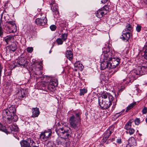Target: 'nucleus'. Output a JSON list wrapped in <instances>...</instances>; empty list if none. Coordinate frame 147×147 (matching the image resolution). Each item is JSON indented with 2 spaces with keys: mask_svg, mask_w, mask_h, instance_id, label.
I'll return each mask as SVG.
<instances>
[{
  "mask_svg": "<svg viewBox=\"0 0 147 147\" xmlns=\"http://www.w3.org/2000/svg\"><path fill=\"white\" fill-rule=\"evenodd\" d=\"M103 52L101 56L102 62L100 63L101 70H104L106 68L111 69L110 67V62L111 58L113 56L114 51L110 49L108 47H105L102 49Z\"/></svg>",
  "mask_w": 147,
  "mask_h": 147,
  "instance_id": "obj_1",
  "label": "nucleus"
},
{
  "mask_svg": "<svg viewBox=\"0 0 147 147\" xmlns=\"http://www.w3.org/2000/svg\"><path fill=\"white\" fill-rule=\"evenodd\" d=\"M16 111V109L13 105L3 111V116L7 119V122L9 123H11L12 121L16 122L18 120V118L15 114Z\"/></svg>",
  "mask_w": 147,
  "mask_h": 147,
  "instance_id": "obj_2",
  "label": "nucleus"
},
{
  "mask_svg": "<svg viewBox=\"0 0 147 147\" xmlns=\"http://www.w3.org/2000/svg\"><path fill=\"white\" fill-rule=\"evenodd\" d=\"M102 97L103 99L101 102L100 99H98L99 105L102 109H106L111 106L114 98L112 95L108 93L102 94Z\"/></svg>",
  "mask_w": 147,
  "mask_h": 147,
  "instance_id": "obj_3",
  "label": "nucleus"
},
{
  "mask_svg": "<svg viewBox=\"0 0 147 147\" xmlns=\"http://www.w3.org/2000/svg\"><path fill=\"white\" fill-rule=\"evenodd\" d=\"M139 74L141 75L140 72L138 71L137 68V69H134L130 71L128 75V78L126 79H124L123 81H124L126 80L127 82L129 81L130 82H132L136 79V76Z\"/></svg>",
  "mask_w": 147,
  "mask_h": 147,
  "instance_id": "obj_4",
  "label": "nucleus"
},
{
  "mask_svg": "<svg viewBox=\"0 0 147 147\" xmlns=\"http://www.w3.org/2000/svg\"><path fill=\"white\" fill-rule=\"evenodd\" d=\"M5 29L7 33H13L14 31L13 28L16 27L14 22L13 21H7L5 23Z\"/></svg>",
  "mask_w": 147,
  "mask_h": 147,
  "instance_id": "obj_5",
  "label": "nucleus"
},
{
  "mask_svg": "<svg viewBox=\"0 0 147 147\" xmlns=\"http://www.w3.org/2000/svg\"><path fill=\"white\" fill-rule=\"evenodd\" d=\"M81 121L75 118V117L73 115H72L69 118V122L70 126L71 128L75 129L78 128V124Z\"/></svg>",
  "mask_w": 147,
  "mask_h": 147,
  "instance_id": "obj_6",
  "label": "nucleus"
},
{
  "mask_svg": "<svg viewBox=\"0 0 147 147\" xmlns=\"http://www.w3.org/2000/svg\"><path fill=\"white\" fill-rule=\"evenodd\" d=\"M18 127L16 124L11 125L8 127L7 129L4 128L3 132H5L7 134L11 133L13 134H16L18 131Z\"/></svg>",
  "mask_w": 147,
  "mask_h": 147,
  "instance_id": "obj_7",
  "label": "nucleus"
},
{
  "mask_svg": "<svg viewBox=\"0 0 147 147\" xmlns=\"http://www.w3.org/2000/svg\"><path fill=\"white\" fill-rule=\"evenodd\" d=\"M115 53L113 54V56L110 60V67L111 69H114L120 63V59L118 57H115Z\"/></svg>",
  "mask_w": 147,
  "mask_h": 147,
  "instance_id": "obj_8",
  "label": "nucleus"
},
{
  "mask_svg": "<svg viewBox=\"0 0 147 147\" xmlns=\"http://www.w3.org/2000/svg\"><path fill=\"white\" fill-rule=\"evenodd\" d=\"M51 133L52 132L50 130H46L41 133L40 136V138L43 141H47L51 135Z\"/></svg>",
  "mask_w": 147,
  "mask_h": 147,
  "instance_id": "obj_9",
  "label": "nucleus"
},
{
  "mask_svg": "<svg viewBox=\"0 0 147 147\" xmlns=\"http://www.w3.org/2000/svg\"><path fill=\"white\" fill-rule=\"evenodd\" d=\"M131 120L129 121L125 124L124 127V128L127 130L126 134H129L130 135L133 134L135 131L133 128H131Z\"/></svg>",
  "mask_w": 147,
  "mask_h": 147,
  "instance_id": "obj_10",
  "label": "nucleus"
},
{
  "mask_svg": "<svg viewBox=\"0 0 147 147\" xmlns=\"http://www.w3.org/2000/svg\"><path fill=\"white\" fill-rule=\"evenodd\" d=\"M21 147H31L34 146L35 143L33 140L28 139L27 141L23 140L20 142Z\"/></svg>",
  "mask_w": 147,
  "mask_h": 147,
  "instance_id": "obj_11",
  "label": "nucleus"
},
{
  "mask_svg": "<svg viewBox=\"0 0 147 147\" xmlns=\"http://www.w3.org/2000/svg\"><path fill=\"white\" fill-rule=\"evenodd\" d=\"M51 9L54 13H53L54 17L55 18L59 16V13L58 10V6L57 3H55L54 1H53L50 3Z\"/></svg>",
  "mask_w": 147,
  "mask_h": 147,
  "instance_id": "obj_12",
  "label": "nucleus"
},
{
  "mask_svg": "<svg viewBox=\"0 0 147 147\" xmlns=\"http://www.w3.org/2000/svg\"><path fill=\"white\" fill-rule=\"evenodd\" d=\"M58 84L57 80L56 79L51 80L48 86V89L51 91H53L55 89V87Z\"/></svg>",
  "mask_w": 147,
  "mask_h": 147,
  "instance_id": "obj_13",
  "label": "nucleus"
},
{
  "mask_svg": "<svg viewBox=\"0 0 147 147\" xmlns=\"http://www.w3.org/2000/svg\"><path fill=\"white\" fill-rule=\"evenodd\" d=\"M28 63L26 61H25V59L24 57L20 58L18 62L15 63V67H26L27 66Z\"/></svg>",
  "mask_w": 147,
  "mask_h": 147,
  "instance_id": "obj_14",
  "label": "nucleus"
},
{
  "mask_svg": "<svg viewBox=\"0 0 147 147\" xmlns=\"http://www.w3.org/2000/svg\"><path fill=\"white\" fill-rule=\"evenodd\" d=\"M113 131L112 127H109L105 132L104 134L102 142H105L108 139L111 133Z\"/></svg>",
  "mask_w": 147,
  "mask_h": 147,
  "instance_id": "obj_15",
  "label": "nucleus"
},
{
  "mask_svg": "<svg viewBox=\"0 0 147 147\" xmlns=\"http://www.w3.org/2000/svg\"><path fill=\"white\" fill-rule=\"evenodd\" d=\"M44 18H38L36 19L35 22L38 25L43 26L45 25L47 23V19L45 17Z\"/></svg>",
  "mask_w": 147,
  "mask_h": 147,
  "instance_id": "obj_16",
  "label": "nucleus"
},
{
  "mask_svg": "<svg viewBox=\"0 0 147 147\" xmlns=\"http://www.w3.org/2000/svg\"><path fill=\"white\" fill-rule=\"evenodd\" d=\"M137 68L138 71L140 72L141 75H143L147 72V62L143 63L142 65V67L139 66Z\"/></svg>",
  "mask_w": 147,
  "mask_h": 147,
  "instance_id": "obj_17",
  "label": "nucleus"
},
{
  "mask_svg": "<svg viewBox=\"0 0 147 147\" xmlns=\"http://www.w3.org/2000/svg\"><path fill=\"white\" fill-rule=\"evenodd\" d=\"M130 37V32H123V34L120 37V38L125 42H127L129 39Z\"/></svg>",
  "mask_w": 147,
  "mask_h": 147,
  "instance_id": "obj_18",
  "label": "nucleus"
},
{
  "mask_svg": "<svg viewBox=\"0 0 147 147\" xmlns=\"http://www.w3.org/2000/svg\"><path fill=\"white\" fill-rule=\"evenodd\" d=\"M107 14V12L104 11L102 8L98 9L96 13V16L99 18H100L105 15Z\"/></svg>",
  "mask_w": 147,
  "mask_h": 147,
  "instance_id": "obj_19",
  "label": "nucleus"
},
{
  "mask_svg": "<svg viewBox=\"0 0 147 147\" xmlns=\"http://www.w3.org/2000/svg\"><path fill=\"white\" fill-rule=\"evenodd\" d=\"M128 144L130 146H132L134 147L137 145V143L134 137H131L128 140Z\"/></svg>",
  "mask_w": 147,
  "mask_h": 147,
  "instance_id": "obj_20",
  "label": "nucleus"
},
{
  "mask_svg": "<svg viewBox=\"0 0 147 147\" xmlns=\"http://www.w3.org/2000/svg\"><path fill=\"white\" fill-rule=\"evenodd\" d=\"M10 51H15L17 49V46L16 42H13L10 45L7 46Z\"/></svg>",
  "mask_w": 147,
  "mask_h": 147,
  "instance_id": "obj_21",
  "label": "nucleus"
},
{
  "mask_svg": "<svg viewBox=\"0 0 147 147\" xmlns=\"http://www.w3.org/2000/svg\"><path fill=\"white\" fill-rule=\"evenodd\" d=\"M32 116L33 117H38L40 114V111L38 108H32Z\"/></svg>",
  "mask_w": 147,
  "mask_h": 147,
  "instance_id": "obj_22",
  "label": "nucleus"
},
{
  "mask_svg": "<svg viewBox=\"0 0 147 147\" xmlns=\"http://www.w3.org/2000/svg\"><path fill=\"white\" fill-rule=\"evenodd\" d=\"M36 71L35 72V74L37 75H41L42 72L40 70L41 68V65L39 63H36Z\"/></svg>",
  "mask_w": 147,
  "mask_h": 147,
  "instance_id": "obj_23",
  "label": "nucleus"
},
{
  "mask_svg": "<svg viewBox=\"0 0 147 147\" xmlns=\"http://www.w3.org/2000/svg\"><path fill=\"white\" fill-rule=\"evenodd\" d=\"M26 94L24 92V90H22L21 91L20 93L19 92L16 95V98L19 100H21L25 97Z\"/></svg>",
  "mask_w": 147,
  "mask_h": 147,
  "instance_id": "obj_24",
  "label": "nucleus"
},
{
  "mask_svg": "<svg viewBox=\"0 0 147 147\" xmlns=\"http://www.w3.org/2000/svg\"><path fill=\"white\" fill-rule=\"evenodd\" d=\"M75 67V69L77 70L78 69L80 70H82L83 69V67L80 62L79 61H76L74 65Z\"/></svg>",
  "mask_w": 147,
  "mask_h": 147,
  "instance_id": "obj_25",
  "label": "nucleus"
},
{
  "mask_svg": "<svg viewBox=\"0 0 147 147\" xmlns=\"http://www.w3.org/2000/svg\"><path fill=\"white\" fill-rule=\"evenodd\" d=\"M66 55L69 59L71 61L73 58V54L71 51H67L66 52Z\"/></svg>",
  "mask_w": 147,
  "mask_h": 147,
  "instance_id": "obj_26",
  "label": "nucleus"
},
{
  "mask_svg": "<svg viewBox=\"0 0 147 147\" xmlns=\"http://www.w3.org/2000/svg\"><path fill=\"white\" fill-rule=\"evenodd\" d=\"M13 39V36H7L5 38H4L3 40H4L7 43V44H8L9 42H10L11 40Z\"/></svg>",
  "mask_w": 147,
  "mask_h": 147,
  "instance_id": "obj_27",
  "label": "nucleus"
},
{
  "mask_svg": "<svg viewBox=\"0 0 147 147\" xmlns=\"http://www.w3.org/2000/svg\"><path fill=\"white\" fill-rule=\"evenodd\" d=\"M136 104V102H134L130 104L127 107V109L125 111L126 112H128L129 110L133 108Z\"/></svg>",
  "mask_w": 147,
  "mask_h": 147,
  "instance_id": "obj_28",
  "label": "nucleus"
},
{
  "mask_svg": "<svg viewBox=\"0 0 147 147\" xmlns=\"http://www.w3.org/2000/svg\"><path fill=\"white\" fill-rule=\"evenodd\" d=\"M131 29V25L130 24H127L126 25V28L123 30V32H129Z\"/></svg>",
  "mask_w": 147,
  "mask_h": 147,
  "instance_id": "obj_29",
  "label": "nucleus"
},
{
  "mask_svg": "<svg viewBox=\"0 0 147 147\" xmlns=\"http://www.w3.org/2000/svg\"><path fill=\"white\" fill-rule=\"evenodd\" d=\"M81 114V111H77L75 113V118L81 121L80 116Z\"/></svg>",
  "mask_w": 147,
  "mask_h": 147,
  "instance_id": "obj_30",
  "label": "nucleus"
},
{
  "mask_svg": "<svg viewBox=\"0 0 147 147\" xmlns=\"http://www.w3.org/2000/svg\"><path fill=\"white\" fill-rule=\"evenodd\" d=\"M102 8L104 11L107 12V13L108 12L107 11H109L111 10V7L109 5H106Z\"/></svg>",
  "mask_w": 147,
  "mask_h": 147,
  "instance_id": "obj_31",
  "label": "nucleus"
},
{
  "mask_svg": "<svg viewBox=\"0 0 147 147\" xmlns=\"http://www.w3.org/2000/svg\"><path fill=\"white\" fill-rule=\"evenodd\" d=\"M47 147H54L55 146V145L52 141H49L47 144Z\"/></svg>",
  "mask_w": 147,
  "mask_h": 147,
  "instance_id": "obj_32",
  "label": "nucleus"
},
{
  "mask_svg": "<svg viewBox=\"0 0 147 147\" xmlns=\"http://www.w3.org/2000/svg\"><path fill=\"white\" fill-rule=\"evenodd\" d=\"M144 57L145 59H147V45L145 46L144 48Z\"/></svg>",
  "mask_w": 147,
  "mask_h": 147,
  "instance_id": "obj_33",
  "label": "nucleus"
},
{
  "mask_svg": "<svg viewBox=\"0 0 147 147\" xmlns=\"http://www.w3.org/2000/svg\"><path fill=\"white\" fill-rule=\"evenodd\" d=\"M67 34L66 33L63 34L61 36V39H62L63 41H65L67 39Z\"/></svg>",
  "mask_w": 147,
  "mask_h": 147,
  "instance_id": "obj_34",
  "label": "nucleus"
},
{
  "mask_svg": "<svg viewBox=\"0 0 147 147\" xmlns=\"http://www.w3.org/2000/svg\"><path fill=\"white\" fill-rule=\"evenodd\" d=\"M56 42L58 45H59L63 44V41L61 38H59L56 39Z\"/></svg>",
  "mask_w": 147,
  "mask_h": 147,
  "instance_id": "obj_35",
  "label": "nucleus"
},
{
  "mask_svg": "<svg viewBox=\"0 0 147 147\" xmlns=\"http://www.w3.org/2000/svg\"><path fill=\"white\" fill-rule=\"evenodd\" d=\"M87 92V90L85 89H81L80 90V95L81 96H82V95H84V94Z\"/></svg>",
  "mask_w": 147,
  "mask_h": 147,
  "instance_id": "obj_36",
  "label": "nucleus"
},
{
  "mask_svg": "<svg viewBox=\"0 0 147 147\" xmlns=\"http://www.w3.org/2000/svg\"><path fill=\"white\" fill-rule=\"evenodd\" d=\"M33 50V48L32 47H28L26 49V50L27 51L28 53H32V52Z\"/></svg>",
  "mask_w": 147,
  "mask_h": 147,
  "instance_id": "obj_37",
  "label": "nucleus"
},
{
  "mask_svg": "<svg viewBox=\"0 0 147 147\" xmlns=\"http://www.w3.org/2000/svg\"><path fill=\"white\" fill-rule=\"evenodd\" d=\"M142 3L143 6L145 7H146L147 5V0H142Z\"/></svg>",
  "mask_w": 147,
  "mask_h": 147,
  "instance_id": "obj_38",
  "label": "nucleus"
},
{
  "mask_svg": "<svg viewBox=\"0 0 147 147\" xmlns=\"http://www.w3.org/2000/svg\"><path fill=\"white\" fill-rule=\"evenodd\" d=\"M134 121L135 124L136 125H138L140 123L139 119L138 118L135 119Z\"/></svg>",
  "mask_w": 147,
  "mask_h": 147,
  "instance_id": "obj_39",
  "label": "nucleus"
},
{
  "mask_svg": "<svg viewBox=\"0 0 147 147\" xmlns=\"http://www.w3.org/2000/svg\"><path fill=\"white\" fill-rule=\"evenodd\" d=\"M56 26L54 25H52L50 26V28L52 31H54L56 29Z\"/></svg>",
  "mask_w": 147,
  "mask_h": 147,
  "instance_id": "obj_40",
  "label": "nucleus"
},
{
  "mask_svg": "<svg viewBox=\"0 0 147 147\" xmlns=\"http://www.w3.org/2000/svg\"><path fill=\"white\" fill-rule=\"evenodd\" d=\"M3 35V32L2 27H0V37H2Z\"/></svg>",
  "mask_w": 147,
  "mask_h": 147,
  "instance_id": "obj_41",
  "label": "nucleus"
},
{
  "mask_svg": "<svg viewBox=\"0 0 147 147\" xmlns=\"http://www.w3.org/2000/svg\"><path fill=\"white\" fill-rule=\"evenodd\" d=\"M147 111V108L146 107H144L142 110L143 114H145L146 113Z\"/></svg>",
  "mask_w": 147,
  "mask_h": 147,
  "instance_id": "obj_42",
  "label": "nucleus"
},
{
  "mask_svg": "<svg viewBox=\"0 0 147 147\" xmlns=\"http://www.w3.org/2000/svg\"><path fill=\"white\" fill-rule=\"evenodd\" d=\"M5 128V127L3 126L2 124L0 123V131H3L4 128Z\"/></svg>",
  "mask_w": 147,
  "mask_h": 147,
  "instance_id": "obj_43",
  "label": "nucleus"
},
{
  "mask_svg": "<svg viewBox=\"0 0 147 147\" xmlns=\"http://www.w3.org/2000/svg\"><path fill=\"white\" fill-rule=\"evenodd\" d=\"M136 30L137 31L139 32L141 30V27L139 25H138L136 27Z\"/></svg>",
  "mask_w": 147,
  "mask_h": 147,
  "instance_id": "obj_44",
  "label": "nucleus"
},
{
  "mask_svg": "<svg viewBox=\"0 0 147 147\" xmlns=\"http://www.w3.org/2000/svg\"><path fill=\"white\" fill-rule=\"evenodd\" d=\"M3 16V14H1V17L0 19V27H2L1 25V23L2 22V18Z\"/></svg>",
  "mask_w": 147,
  "mask_h": 147,
  "instance_id": "obj_45",
  "label": "nucleus"
},
{
  "mask_svg": "<svg viewBox=\"0 0 147 147\" xmlns=\"http://www.w3.org/2000/svg\"><path fill=\"white\" fill-rule=\"evenodd\" d=\"M125 111L124 109H123L121 111V112H120L119 113H117L116 115H118V116H119L121 114V113H123Z\"/></svg>",
  "mask_w": 147,
  "mask_h": 147,
  "instance_id": "obj_46",
  "label": "nucleus"
},
{
  "mask_svg": "<svg viewBox=\"0 0 147 147\" xmlns=\"http://www.w3.org/2000/svg\"><path fill=\"white\" fill-rule=\"evenodd\" d=\"M117 142L118 143L120 144L121 142V139L119 138L117 139Z\"/></svg>",
  "mask_w": 147,
  "mask_h": 147,
  "instance_id": "obj_47",
  "label": "nucleus"
},
{
  "mask_svg": "<svg viewBox=\"0 0 147 147\" xmlns=\"http://www.w3.org/2000/svg\"><path fill=\"white\" fill-rule=\"evenodd\" d=\"M109 0H102L101 1V2L102 3H105L106 2H107V1H108Z\"/></svg>",
  "mask_w": 147,
  "mask_h": 147,
  "instance_id": "obj_48",
  "label": "nucleus"
},
{
  "mask_svg": "<svg viewBox=\"0 0 147 147\" xmlns=\"http://www.w3.org/2000/svg\"><path fill=\"white\" fill-rule=\"evenodd\" d=\"M57 143L58 145H59V144H60L61 143V142H60L58 140H57Z\"/></svg>",
  "mask_w": 147,
  "mask_h": 147,
  "instance_id": "obj_49",
  "label": "nucleus"
},
{
  "mask_svg": "<svg viewBox=\"0 0 147 147\" xmlns=\"http://www.w3.org/2000/svg\"><path fill=\"white\" fill-rule=\"evenodd\" d=\"M126 147H134V146H130V145L128 144L127 145Z\"/></svg>",
  "mask_w": 147,
  "mask_h": 147,
  "instance_id": "obj_50",
  "label": "nucleus"
},
{
  "mask_svg": "<svg viewBox=\"0 0 147 147\" xmlns=\"http://www.w3.org/2000/svg\"><path fill=\"white\" fill-rule=\"evenodd\" d=\"M59 129L61 130V131H63V130L64 129L63 128H60Z\"/></svg>",
  "mask_w": 147,
  "mask_h": 147,
  "instance_id": "obj_51",
  "label": "nucleus"
},
{
  "mask_svg": "<svg viewBox=\"0 0 147 147\" xmlns=\"http://www.w3.org/2000/svg\"><path fill=\"white\" fill-rule=\"evenodd\" d=\"M41 10V9H40V8H38V11H39H39H40Z\"/></svg>",
  "mask_w": 147,
  "mask_h": 147,
  "instance_id": "obj_52",
  "label": "nucleus"
},
{
  "mask_svg": "<svg viewBox=\"0 0 147 147\" xmlns=\"http://www.w3.org/2000/svg\"><path fill=\"white\" fill-rule=\"evenodd\" d=\"M145 121L146 122H147V117Z\"/></svg>",
  "mask_w": 147,
  "mask_h": 147,
  "instance_id": "obj_53",
  "label": "nucleus"
},
{
  "mask_svg": "<svg viewBox=\"0 0 147 147\" xmlns=\"http://www.w3.org/2000/svg\"><path fill=\"white\" fill-rule=\"evenodd\" d=\"M51 50H50V51H49V53H51Z\"/></svg>",
  "mask_w": 147,
  "mask_h": 147,
  "instance_id": "obj_54",
  "label": "nucleus"
},
{
  "mask_svg": "<svg viewBox=\"0 0 147 147\" xmlns=\"http://www.w3.org/2000/svg\"><path fill=\"white\" fill-rule=\"evenodd\" d=\"M33 147H38V146H33Z\"/></svg>",
  "mask_w": 147,
  "mask_h": 147,
  "instance_id": "obj_55",
  "label": "nucleus"
},
{
  "mask_svg": "<svg viewBox=\"0 0 147 147\" xmlns=\"http://www.w3.org/2000/svg\"><path fill=\"white\" fill-rule=\"evenodd\" d=\"M40 15L41 16H42V13H40Z\"/></svg>",
  "mask_w": 147,
  "mask_h": 147,
  "instance_id": "obj_56",
  "label": "nucleus"
},
{
  "mask_svg": "<svg viewBox=\"0 0 147 147\" xmlns=\"http://www.w3.org/2000/svg\"><path fill=\"white\" fill-rule=\"evenodd\" d=\"M108 143V142H107L106 143V144H107Z\"/></svg>",
  "mask_w": 147,
  "mask_h": 147,
  "instance_id": "obj_57",
  "label": "nucleus"
},
{
  "mask_svg": "<svg viewBox=\"0 0 147 147\" xmlns=\"http://www.w3.org/2000/svg\"><path fill=\"white\" fill-rule=\"evenodd\" d=\"M62 133H64V132H62Z\"/></svg>",
  "mask_w": 147,
  "mask_h": 147,
  "instance_id": "obj_58",
  "label": "nucleus"
},
{
  "mask_svg": "<svg viewBox=\"0 0 147 147\" xmlns=\"http://www.w3.org/2000/svg\"><path fill=\"white\" fill-rule=\"evenodd\" d=\"M5 16L4 17V18H5Z\"/></svg>",
  "mask_w": 147,
  "mask_h": 147,
  "instance_id": "obj_59",
  "label": "nucleus"
}]
</instances>
